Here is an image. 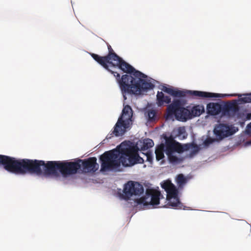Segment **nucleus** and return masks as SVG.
<instances>
[{
  "label": "nucleus",
  "mask_w": 251,
  "mask_h": 251,
  "mask_svg": "<svg viewBox=\"0 0 251 251\" xmlns=\"http://www.w3.org/2000/svg\"><path fill=\"white\" fill-rule=\"evenodd\" d=\"M3 165L5 170L16 174H35L40 176H57L59 171L63 176L76 174L78 165L76 163L65 161H48L29 159H16L0 154V165Z\"/></svg>",
  "instance_id": "nucleus-1"
},
{
  "label": "nucleus",
  "mask_w": 251,
  "mask_h": 251,
  "mask_svg": "<svg viewBox=\"0 0 251 251\" xmlns=\"http://www.w3.org/2000/svg\"><path fill=\"white\" fill-rule=\"evenodd\" d=\"M108 65L107 71L116 77L125 100L126 94L140 95L154 86L146 79V75L136 70L120 56Z\"/></svg>",
  "instance_id": "nucleus-2"
},
{
  "label": "nucleus",
  "mask_w": 251,
  "mask_h": 251,
  "mask_svg": "<svg viewBox=\"0 0 251 251\" xmlns=\"http://www.w3.org/2000/svg\"><path fill=\"white\" fill-rule=\"evenodd\" d=\"M101 171H106L118 168L121 163L124 167H131L137 163H143L144 159L138 154L136 146H128L122 143L118 150L105 151L100 155Z\"/></svg>",
  "instance_id": "nucleus-3"
},
{
  "label": "nucleus",
  "mask_w": 251,
  "mask_h": 251,
  "mask_svg": "<svg viewBox=\"0 0 251 251\" xmlns=\"http://www.w3.org/2000/svg\"><path fill=\"white\" fill-rule=\"evenodd\" d=\"M164 144L165 153L168 156L169 161L172 164H179L181 163L184 159L183 157H178L175 155L174 154L175 152L181 153L188 150L190 148L189 145H182L175 141L172 136L165 137V143Z\"/></svg>",
  "instance_id": "nucleus-4"
},
{
  "label": "nucleus",
  "mask_w": 251,
  "mask_h": 251,
  "mask_svg": "<svg viewBox=\"0 0 251 251\" xmlns=\"http://www.w3.org/2000/svg\"><path fill=\"white\" fill-rule=\"evenodd\" d=\"M161 90L162 91L176 98H209L220 97V94H219L199 91L180 90L177 88H174L172 86L167 87L166 86H162Z\"/></svg>",
  "instance_id": "nucleus-5"
},
{
  "label": "nucleus",
  "mask_w": 251,
  "mask_h": 251,
  "mask_svg": "<svg viewBox=\"0 0 251 251\" xmlns=\"http://www.w3.org/2000/svg\"><path fill=\"white\" fill-rule=\"evenodd\" d=\"M132 117V110L131 107L126 105L124 106L122 115L119 118L112 132L107 135V139H110L113 135L118 137L125 134L127 128L130 126Z\"/></svg>",
  "instance_id": "nucleus-6"
},
{
  "label": "nucleus",
  "mask_w": 251,
  "mask_h": 251,
  "mask_svg": "<svg viewBox=\"0 0 251 251\" xmlns=\"http://www.w3.org/2000/svg\"><path fill=\"white\" fill-rule=\"evenodd\" d=\"M162 187L166 191L167 205L172 208L184 210L188 209V207L184 206L179 201L178 198V191L175 186L170 181H166L162 185Z\"/></svg>",
  "instance_id": "nucleus-7"
},
{
  "label": "nucleus",
  "mask_w": 251,
  "mask_h": 251,
  "mask_svg": "<svg viewBox=\"0 0 251 251\" xmlns=\"http://www.w3.org/2000/svg\"><path fill=\"white\" fill-rule=\"evenodd\" d=\"M167 112L169 115H175L176 119L181 122H185L191 119L190 106L184 108L181 106L179 100H175L167 107Z\"/></svg>",
  "instance_id": "nucleus-8"
},
{
  "label": "nucleus",
  "mask_w": 251,
  "mask_h": 251,
  "mask_svg": "<svg viewBox=\"0 0 251 251\" xmlns=\"http://www.w3.org/2000/svg\"><path fill=\"white\" fill-rule=\"evenodd\" d=\"M162 196L160 192L152 189H147L146 195L136 200V202L144 206L152 205L153 206L159 204L160 197Z\"/></svg>",
  "instance_id": "nucleus-9"
},
{
  "label": "nucleus",
  "mask_w": 251,
  "mask_h": 251,
  "mask_svg": "<svg viewBox=\"0 0 251 251\" xmlns=\"http://www.w3.org/2000/svg\"><path fill=\"white\" fill-rule=\"evenodd\" d=\"M107 48L108 50V54L103 56H100L94 53H90L91 57L99 64L102 66L106 70H109L110 64H112V62L119 58V56L114 51L111 46L107 44Z\"/></svg>",
  "instance_id": "nucleus-10"
},
{
  "label": "nucleus",
  "mask_w": 251,
  "mask_h": 251,
  "mask_svg": "<svg viewBox=\"0 0 251 251\" xmlns=\"http://www.w3.org/2000/svg\"><path fill=\"white\" fill-rule=\"evenodd\" d=\"M144 192V188L142 184L138 182L128 181L125 184L124 189L125 199L129 200L132 196H140Z\"/></svg>",
  "instance_id": "nucleus-11"
},
{
  "label": "nucleus",
  "mask_w": 251,
  "mask_h": 251,
  "mask_svg": "<svg viewBox=\"0 0 251 251\" xmlns=\"http://www.w3.org/2000/svg\"><path fill=\"white\" fill-rule=\"evenodd\" d=\"M77 163L79 167L76 170V173L79 171L84 173L95 172L97 170V159L96 157H90L85 160L79 159L77 161L72 162Z\"/></svg>",
  "instance_id": "nucleus-12"
},
{
  "label": "nucleus",
  "mask_w": 251,
  "mask_h": 251,
  "mask_svg": "<svg viewBox=\"0 0 251 251\" xmlns=\"http://www.w3.org/2000/svg\"><path fill=\"white\" fill-rule=\"evenodd\" d=\"M236 130L234 127L229 126L226 124L220 123L217 125L214 129V133L218 140H222L235 133Z\"/></svg>",
  "instance_id": "nucleus-13"
},
{
  "label": "nucleus",
  "mask_w": 251,
  "mask_h": 251,
  "mask_svg": "<svg viewBox=\"0 0 251 251\" xmlns=\"http://www.w3.org/2000/svg\"><path fill=\"white\" fill-rule=\"evenodd\" d=\"M221 115L228 117H233L239 111V106L235 102H228L222 105Z\"/></svg>",
  "instance_id": "nucleus-14"
},
{
  "label": "nucleus",
  "mask_w": 251,
  "mask_h": 251,
  "mask_svg": "<svg viewBox=\"0 0 251 251\" xmlns=\"http://www.w3.org/2000/svg\"><path fill=\"white\" fill-rule=\"evenodd\" d=\"M207 113L212 116H215L221 113L222 104L218 102H210L206 106Z\"/></svg>",
  "instance_id": "nucleus-15"
},
{
  "label": "nucleus",
  "mask_w": 251,
  "mask_h": 251,
  "mask_svg": "<svg viewBox=\"0 0 251 251\" xmlns=\"http://www.w3.org/2000/svg\"><path fill=\"white\" fill-rule=\"evenodd\" d=\"M171 102L170 96H165L163 92H157L156 95V103L158 106H161L164 103L169 104Z\"/></svg>",
  "instance_id": "nucleus-16"
},
{
  "label": "nucleus",
  "mask_w": 251,
  "mask_h": 251,
  "mask_svg": "<svg viewBox=\"0 0 251 251\" xmlns=\"http://www.w3.org/2000/svg\"><path fill=\"white\" fill-rule=\"evenodd\" d=\"M204 112V107L202 105H196L192 107L190 106L191 118L200 116Z\"/></svg>",
  "instance_id": "nucleus-17"
},
{
  "label": "nucleus",
  "mask_w": 251,
  "mask_h": 251,
  "mask_svg": "<svg viewBox=\"0 0 251 251\" xmlns=\"http://www.w3.org/2000/svg\"><path fill=\"white\" fill-rule=\"evenodd\" d=\"M165 152L164 144L162 143L158 146L155 150L156 159L159 161L164 158V153Z\"/></svg>",
  "instance_id": "nucleus-18"
},
{
  "label": "nucleus",
  "mask_w": 251,
  "mask_h": 251,
  "mask_svg": "<svg viewBox=\"0 0 251 251\" xmlns=\"http://www.w3.org/2000/svg\"><path fill=\"white\" fill-rule=\"evenodd\" d=\"M154 146V142L152 140L147 138L144 140L143 145L141 147L142 151H146Z\"/></svg>",
  "instance_id": "nucleus-19"
},
{
  "label": "nucleus",
  "mask_w": 251,
  "mask_h": 251,
  "mask_svg": "<svg viewBox=\"0 0 251 251\" xmlns=\"http://www.w3.org/2000/svg\"><path fill=\"white\" fill-rule=\"evenodd\" d=\"M156 112L155 110H149L148 112V121L150 122H152L155 121L156 119Z\"/></svg>",
  "instance_id": "nucleus-20"
},
{
  "label": "nucleus",
  "mask_w": 251,
  "mask_h": 251,
  "mask_svg": "<svg viewBox=\"0 0 251 251\" xmlns=\"http://www.w3.org/2000/svg\"><path fill=\"white\" fill-rule=\"evenodd\" d=\"M176 181L179 185H183L186 182V179L182 174H179L177 176Z\"/></svg>",
  "instance_id": "nucleus-21"
},
{
  "label": "nucleus",
  "mask_w": 251,
  "mask_h": 251,
  "mask_svg": "<svg viewBox=\"0 0 251 251\" xmlns=\"http://www.w3.org/2000/svg\"><path fill=\"white\" fill-rule=\"evenodd\" d=\"M199 151V148L198 147V146L197 145H195L194 146V149L192 151H191L190 152V156L191 157L193 156L194 155H195L196 153H197Z\"/></svg>",
  "instance_id": "nucleus-22"
},
{
  "label": "nucleus",
  "mask_w": 251,
  "mask_h": 251,
  "mask_svg": "<svg viewBox=\"0 0 251 251\" xmlns=\"http://www.w3.org/2000/svg\"><path fill=\"white\" fill-rule=\"evenodd\" d=\"M145 155L147 157V161L151 162L152 161V156L151 152L148 151L145 153Z\"/></svg>",
  "instance_id": "nucleus-23"
},
{
  "label": "nucleus",
  "mask_w": 251,
  "mask_h": 251,
  "mask_svg": "<svg viewBox=\"0 0 251 251\" xmlns=\"http://www.w3.org/2000/svg\"><path fill=\"white\" fill-rule=\"evenodd\" d=\"M215 139H214L208 138L204 141V144L205 146H208L210 145V144H211L212 143H213L215 141Z\"/></svg>",
  "instance_id": "nucleus-24"
},
{
  "label": "nucleus",
  "mask_w": 251,
  "mask_h": 251,
  "mask_svg": "<svg viewBox=\"0 0 251 251\" xmlns=\"http://www.w3.org/2000/svg\"><path fill=\"white\" fill-rule=\"evenodd\" d=\"M241 100L245 103H249L251 102V98L248 97H243L241 99Z\"/></svg>",
  "instance_id": "nucleus-25"
},
{
  "label": "nucleus",
  "mask_w": 251,
  "mask_h": 251,
  "mask_svg": "<svg viewBox=\"0 0 251 251\" xmlns=\"http://www.w3.org/2000/svg\"><path fill=\"white\" fill-rule=\"evenodd\" d=\"M177 131L178 134L180 135L185 133V129L184 127H179L178 128Z\"/></svg>",
  "instance_id": "nucleus-26"
},
{
  "label": "nucleus",
  "mask_w": 251,
  "mask_h": 251,
  "mask_svg": "<svg viewBox=\"0 0 251 251\" xmlns=\"http://www.w3.org/2000/svg\"><path fill=\"white\" fill-rule=\"evenodd\" d=\"M247 127L249 130L251 131V123L247 125Z\"/></svg>",
  "instance_id": "nucleus-27"
},
{
  "label": "nucleus",
  "mask_w": 251,
  "mask_h": 251,
  "mask_svg": "<svg viewBox=\"0 0 251 251\" xmlns=\"http://www.w3.org/2000/svg\"><path fill=\"white\" fill-rule=\"evenodd\" d=\"M226 96H231V97L238 96L240 97L241 95H237V94H231V95H226Z\"/></svg>",
  "instance_id": "nucleus-28"
}]
</instances>
